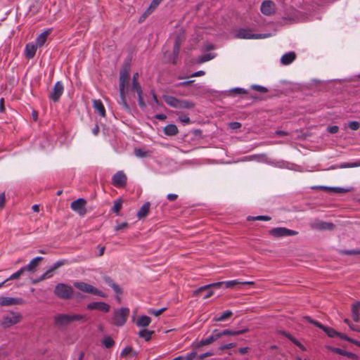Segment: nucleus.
Listing matches in <instances>:
<instances>
[{"mask_svg":"<svg viewBox=\"0 0 360 360\" xmlns=\"http://www.w3.org/2000/svg\"><path fill=\"white\" fill-rule=\"evenodd\" d=\"M87 317L84 314H59L53 317L54 326L58 328L67 327L74 321H86Z\"/></svg>","mask_w":360,"mask_h":360,"instance_id":"obj_1","label":"nucleus"},{"mask_svg":"<svg viewBox=\"0 0 360 360\" xmlns=\"http://www.w3.org/2000/svg\"><path fill=\"white\" fill-rule=\"evenodd\" d=\"M73 292L72 287L63 283L57 284L54 289L55 295L62 300H69L72 298Z\"/></svg>","mask_w":360,"mask_h":360,"instance_id":"obj_2","label":"nucleus"},{"mask_svg":"<svg viewBox=\"0 0 360 360\" xmlns=\"http://www.w3.org/2000/svg\"><path fill=\"white\" fill-rule=\"evenodd\" d=\"M129 315V309L127 307H121L115 309L113 312L112 323L117 327L122 326L127 322Z\"/></svg>","mask_w":360,"mask_h":360,"instance_id":"obj_3","label":"nucleus"},{"mask_svg":"<svg viewBox=\"0 0 360 360\" xmlns=\"http://www.w3.org/2000/svg\"><path fill=\"white\" fill-rule=\"evenodd\" d=\"M252 30L248 28H242L236 30L235 37L237 39H265L270 37V34H252Z\"/></svg>","mask_w":360,"mask_h":360,"instance_id":"obj_4","label":"nucleus"},{"mask_svg":"<svg viewBox=\"0 0 360 360\" xmlns=\"http://www.w3.org/2000/svg\"><path fill=\"white\" fill-rule=\"evenodd\" d=\"M74 286L77 289L79 290L80 291L86 292V293L98 295L101 297H106V295L104 292H101L98 288H96L94 286H93L89 283H86L85 282H82V281L81 282H79V281L75 282Z\"/></svg>","mask_w":360,"mask_h":360,"instance_id":"obj_5","label":"nucleus"},{"mask_svg":"<svg viewBox=\"0 0 360 360\" xmlns=\"http://www.w3.org/2000/svg\"><path fill=\"white\" fill-rule=\"evenodd\" d=\"M269 234L275 238H282L285 236H292L298 234V232L285 227H276L271 229L269 231Z\"/></svg>","mask_w":360,"mask_h":360,"instance_id":"obj_6","label":"nucleus"},{"mask_svg":"<svg viewBox=\"0 0 360 360\" xmlns=\"http://www.w3.org/2000/svg\"><path fill=\"white\" fill-rule=\"evenodd\" d=\"M21 315L19 313L11 312L4 316L1 326L4 328H8L19 323Z\"/></svg>","mask_w":360,"mask_h":360,"instance_id":"obj_7","label":"nucleus"},{"mask_svg":"<svg viewBox=\"0 0 360 360\" xmlns=\"http://www.w3.org/2000/svg\"><path fill=\"white\" fill-rule=\"evenodd\" d=\"M127 177L123 171L117 172L112 178V184L116 188H124L127 185Z\"/></svg>","mask_w":360,"mask_h":360,"instance_id":"obj_8","label":"nucleus"},{"mask_svg":"<svg viewBox=\"0 0 360 360\" xmlns=\"http://www.w3.org/2000/svg\"><path fill=\"white\" fill-rule=\"evenodd\" d=\"M181 39L179 37H177L175 39L174 44V48H173V52H172V58H167V53H164L163 59L165 63H172L173 64H176L178 56L180 52V46H181Z\"/></svg>","mask_w":360,"mask_h":360,"instance_id":"obj_9","label":"nucleus"},{"mask_svg":"<svg viewBox=\"0 0 360 360\" xmlns=\"http://www.w3.org/2000/svg\"><path fill=\"white\" fill-rule=\"evenodd\" d=\"M310 227L312 229L325 231L333 230L335 228L334 224L331 222L323 221L319 219H315L314 221L310 223Z\"/></svg>","mask_w":360,"mask_h":360,"instance_id":"obj_10","label":"nucleus"},{"mask_svg":"<svg viewBox=\"0 0 360 360\" xmlns=\"http://www.w3.org/2000/svg\"><path fill=\"white\" fill-rule=\"evenodd\" d=\"M129 68H124L120 72V78H119L120 91H125V88L129 84Z\"/></svg>","mask_w":360,"mask_h":360,"instance_id":"obj_11","label":"nucleus"},{"mask_svg":"<svg viewBox=\"0 0 360 360\" xmlns=\"http://www.w3.org/2000/svg\"><path fill=\"white\" fill-rule=\"evenodd\" d=\"M86 204V201L84 198H78L71 203L70 207L79 215L83 216L86 212V209L85 207Z\"/></svg>","mask_w":360,"mask_h":360,"instance_id":"obj_12","label":"nucleus"},{"mask_svg":"<svg viewBox=\"0 0 360 360\" xmlns=\"http://www.w3.org/2000/svg\"><path fill=\"white\" fill-rule=\"evenodd\" d=\"M305 319L311 323L315 325L316 326L321 328L329 337L335 338L339 335V332L336 331L335 329L330 327H327L322 325L321 323L312 320L310 317L307 316Z\"/></svg>","mask_w":360,"mask_h":360,"instance_id":"obj_13","label":"nucleus"},{"mask_svg":"<svg viewBox=\"0 0 360 360\" xmlns=\"http://www.w3.org/2000/svg\"><path fill=\"white\" fill-rule=\"evenodd\" d=\"M64 91V86L61 82L58 81L57 82L53 88V90L50 94L49 98L53 101L57 102L58 101L60 97L63 94Z\"/></svg>","mask_w":360,"mask_h":360,"instance_id":"obj_14","label":"nucleus"},{"mask_svg":"<svg viewBox=\"0 0 360 360\" xmlns=\"http://www.w3.org/2000/svg\"><path fill=\"white\" fill-rule=\"evenodd\" d=\"M86 309L89 310H99L104 313H108L110 311V306L103 302H94L87 304Z\"/></svg>","mask_w":360,"mask_h":360,"instance_id":"obj_15","label":"nucleus"},{"mask_svg":"<svg viewBox=\"0 0 360 360\" xmlns=\"http://www.w3.org/2000/svg\"><path fill=\"white\" fill-rule=\"evenodd\" d=\"M25 301L22 298H15L8 297H0V305L1 306H11L17 304H23Z\"/></svg>","mask_w":360,"mask_h":360,"instance_id":"obj_16","label":"nucleus"},{"mask_svg":"<svg viewBox=\"0 0 360 360\" xmlns=\"http://www.w3.org/2000/svg\"><path fill=\"white\" fill-rule=\"evenodd\" d=\"M275 4L270 0H266L262 3L261 12L265 15H271L274 13Z\"/></svg>","mask_w":360,"mask_h":360,"instance_id":"obj_17","label":"nucleus"},{"mask_svg":"<svg viewBox=\"0 0 360 360\" xmlns=\"http://www.w3.org/2000/svg\"><path fill=\"white\" fill-rule=\"evenodd\" d=\"M222 285H224V281L213 283L211 284L200 287L193 292V295L195 297H198L200 296L202 292L205 291V290H208L212 288H220Z\"/></svg>","mask_w":360,"mask_h":360,"instance_id":"obj_18","label":"nucleus"},{"mask_svg":"<svg viewBox=\"0 0 360 360\" xmlns=\"http://www.w3.org/2000/svg\"><path fill=\"white\" fill-rule=\"evenodd\" d=\"M240 284L254 285L255 283L253 281H239L238 280L224 281V285H225L226 288H233L236 285Z\"/></svg>","mask_w":360,"mask_h":360,"instance_id":"obj_19","label":"nucleus"},{"mask_svg":"<svg viewBox=\"0 0 360 360\" xmlns=\"http://www.w3.org/2000/svg\"><path fill=\"white\" fill-rule=\"evenodd\" d=\"M38 46L34 44H27L25 46V54L26 58L31 59L33 58L36 54Z\"/></svg>","mask_w":360,"mask_h":360,"instance_id":"obj_20","label":"nucleus"},{"mask_svg":"<svg viewBox=\"0 0 360 360\" xmlns=\"http://www.w3.org/2000/svg\"><path fill=\"white\" fill-rule=\"evenodd\" d=\"M319 189L325 191H332L335 193H345L350 191L349 188H345L341 187H328L324 186H321L317 187Z\"/></svg>","mask_w":360,"mask_h":360,"instance_id":"obj_21","label":"nucleus"},{"mask_svg":"<svg viewBox=\"0 0 360 360\" xmlns=\"http://www.w3.org/2000/svg\"><path fill=\"white\" fill-rule=\"evenodd\" d=\"M296 58V54L292 52H288L285 53L281 58V63L284 65H287L292 63Z\"/></svg>","mask_w":360,"mask_h":360,"instance_id":"obj_22","label":"nucleus"},{"mask_svg":"<svg viewBox=\"0 0 360 360\" xmlns=\"http://www.w3.org/2000/svg\"><path fill=\"white\" fill-rule=\"evenodd\" d=\"M43 259L42 257H37L32 259L27 265L23 266V269L25 271H33L39 265V262L42 261Z\"/></svg>","mask_w":360,"mask_h":360,"instance_id":"obj_23","label":"nucleus"},{"mask_svg":"<svg viewBox=\"0 0 360 360\" xmlns=\"http://www.w3.org/2000/svg\"><path fill=\"white\" fill-rule=\"evenodd\" d=\"M103 279L105 283L108 284L109 286H110L115 293H117V295H121L122 293V288L120 287L119 285L116 284L110 277L105 276Z\"/></svg>","mask_w":360,"mask_h":360,"instance_id":"obj_24","label":"nucleus"},{"mask_svg":"<svg viewBox=\"0 0 360 360\" xmlns=\"http://www.w3.org/2000/svg\"><path fill=\"white\" fill-rule=\"evenodd\" d=\"M151 323L150 317L148 316H140L136 321V326L141 328H146Z\"/></svg>","mask_w":360,"mask_h":360,"instance_id":"obj_25","label":"nucleus"},{"mask_svg":"<svg viewBox=\"0 0 360 360\" xmlns=\"http://www.w3.org/2000/svg\"><path fill=\"white\" fill-rule=\"evenodd\" d=\"M165 102L170 107L178 108L179 99L168 95H164L162 96Z\"/></svg>","mask_w":360,"mask_h":360,"instance_id":"obj_26","label":"nucleus"},{"mask_svg":"<svg viewBox=\"0 0 360 360\" xmlns=\"http://www.w3.org/2000/svg\"><path fill=\"white\" fill-rule=\"evenodd\" d=\"M359 309H360V302H356L352 304V317L355 322H359L360 320Z\"/></svg>","mask_w":360,"mask_h":360,"instance_id":"obj_27","label":"nucleus"},{"mask_svg":"<svg viewBox=\"0 0 360 360\" xmlns=\"http://www.w3.org/2000/svg\"><path fill=\"white\" fill-rule=\"evenodd\" d=\"M164 133L167 136H175L179 133V129L175 124H167L164 127Z\"/></svg>","mask_w":360,"mask_h":360,"instance_id":"obj_28","label":"nucleus"},{"mask_svg":"<svg viewBox=\"0 0 360 360\" xmlns=\"http://www.w3.org/2000/svg\"><path fill=\"white\" fill-rule=\"evenodd\" d=\"M150 204L149 202H145L137 213V217L140 219L148 215L150 210Z\"/></svg>","mask_w":360,"mask_h":360,"instance_id":"obj_29","label":"nucleus"},{"mask_svg":"<svg viewBox=\"0 0 360 360\" xmlns=\"http://www.w3.org/2000/svg\"><path fill=\"white\" fill-rule=\"evenodd\" d=\"M280 333L283 336H285L288 340H290L292 342H293L295 345H297L302 351H305L306 350L305 347L301 342H300L296 338H295L292 335H291L290 333H287L285 331H281Z\"/></svg>","mask_w":360,"mask_h":360,"instance_id":"obj_30","label":"nucleus"},{"mask_svg":"<svg viewBox=\"0 0 360 360\" xmlns=\"http://www.w3.org/2000/svg\"><path fill=\"white\" fill-rule=\"evenodd\" d=\"M50 34L49 30L44 31L41 34H40L36 39V45L38 46V47L42 46L45 42L46 41L47 37Z\"/></svg>","mask_w":360,"mask_h":360,"instance_id":"obj_31","label":"nucleus"},{"mask_svg":"<svg viewBox=\"0 0 360 360\" xmlns=\"http://www.w3.org/2000/svg\"><path fill=\"white\" fill-rule=\"evenodd\" d=\"M94 108L98 111L101 117H105V109L101 100L94 101Z\"/></svg>","mask_w":360,"mask_h":360,"instance_id":"obj_32","label":"nucleus"},{"mask_svg":"<svg viewBox=\"0 0 360 360\" xmlns=\"http://www.w3.org/2000/svg\"><path fill=\"white\" fill-rule=\"evenodd\" d=\"M360 167V161L358 162L342 163L340 165H332L329 168V169H345V168H352V167Z\"/></svg>","mask_w":360,"mask_h":360,"instance_id":"obj_33","label":"nucleus"},{"mask_svg":"<svg viewBox=\"0 0 360 360\" xmlns=\"http://www.w3.org/2000/svg\"><path fill=\"white\" fill-rule=\"evenodd\" d=\"M195 107V103L188 100H180L179 101L178 108L179 109H191Z\"/></svg>","mask_w":360,"mask_h":360,"instance_id":"obj_34","label":"nucleus"},{"mask_svg":"<svg viewBox=\"0 0 360 360\" xmlns=\"http://www.w3.org/2000/svg\"><path fill=\"white\" fill-rule=\"evenodd\" d=\"M155 333L154 330H148L147 329L141 330L139 332V338H143L146 341H149L152 335Z\"/></svg>","mask_w":360,"mask_h":360,"instance_id":"obj_35","label":"nucleus"},{"mask_svg":"<svg viewBox=\"0 0 360 360\" xmlns=\"http://www.w3.org/2000/svg\"><path fill=\"white\" fill-rule=\"evenodd\" d=\"M248 331V328H244L243 330H238L226 329V330H222V334H223V335H238L240 334H243Z\"/></svg>","mask_w":360,"mask_h":360,"instance_id":"obj_36","label":"nucleus"},{"mask_svg":"<svg viewBox=\"0 0 360 360\" xmlns=\"http://www.w3.org/2000/svg\"><path fill=\"white\" fill-rule=\"evenodd\" d=\"M160 4V1H159L158 0H153L152 2L150 3V6H148V8L145 11L143 15H150L151 13H153L155 11V9L158 6V5Z\"/></svg>","mask_w":360,"mask_h":360,"instance_id":"obj_37","label":"nucleus"},{"mask_svg":"<svg viewBox=\"0 0 360 360\" xmlns=\"http://www.w3.org/2000/svg\"><path fill=\"white\" fill-rule=\"evenodd\" d=\"M233 313L230 310H226L224 311L220 316L214 317V320L215 321H224V320L230 318L232 316Z\"/></svg>","mask_w":360,"mask_h":360,"instance_id":"obj_38","label":"nucleus"},{"mask_svg":"<svg viewBox=\"0 0 360 360\" xmlns=\"http://www.w3.org/2000/svg\"><path fill=\"white\" fill-rule=\"evenodd\" d=\"M120 104L122 105V108L127 112H130V108L128 105L126 97H125V91H120Z\"/></svg>","mask_w":360,"mask_h":360,"instance_id":"obj_39","label":"nucleus"},{"mask_svg":"<svg viewBox=\"0 0 360 360\" xmlns=\"http://www.w3.org/2000/svg\"><path fill=\"white\" fill-rule=\"evenodd\" d=\"M214 342V338H213L212 335H211L210 336H209L208 338H205V339H202L201 340L198 344L197 345L195 346L196 348H199V347H201L202 346H205V345H210L212 344V342Z\"/></svg>","mask_w":360,"mask_h":360,"instance_id":"obj_40","label":"nucleus"},{"mask_svg":"<svg viewBox=\"0 0 360 360\" xmlns=\"http://www.w3.org/2000/svg\"><path fill=\"white\" fill-rule=\"evenodd\" d=\"M332 350H333V352H334L336 354H340L342 356H346L349 358H354L356 356V355L354 354L347 352V351L343 350L340 348H333Z\"/></svg>","mask_w":360,"mask_h":360,"instance_id":"obj_41","label":"nucleus"},{"mask_svg":"<svg viewBox=\"0 0 360 360\" xmlns=\"http://www.w3.org/2000/svg\"><path fill=\"white\" fill-rule=\"evenodd\" d=\"M129 354H132V356H135L137 354L136 351H134L131 347H126L121 352L122 357H127Z\"/></svg>","mask_w":360,"mask_h":360,"instance_id":"obj_42","label":"nucleus"},{"mask_svg":"<svg viewBox=\"0 0 360 360\" xmlns=\"http://www.w3.org/2000/svg\"><path fill=\"white\" fill-rule=\"evenodd\" d=\"M122 200L121 199L115 200L114 202V205L112 207V212L115 213L117 215H119L120 211L122 209Z\"/></svg>","mask_w":360,"mask_h":360,"instance_id":"obj_43","label":"nucleus"},{"mask_svg":"<svg viewBox=\"0 0 360 360\" xmlns=\"http://www.w3.org/2000/svg\"><path fill=\"white\" fill-rule=\"evenodd\" d=\"M68 264V261L65 259H62L57 261L56 263H54L49 269L52 274L53 272L58 269L59 267Z\"/></svg>","mask_w":360,"mask_h":360,"instance_id":"obj_44","label":"nucleus"},{"mask_svg":"<svg viewBox=\"0 0 360 360\" xmlns=\"http://www.w3.org/2000/svg\"><path fill=\"white\" fill-rule=\"evenodd\" d=\"M102 344L105 348L109 349L115 345V341L110 336H106L102 340Z\"/></svg>","mask_w":360,"mask_h":360,"instance_id":"obj_45","label":"nucleus"},{"mask_svg":"<svg viewBox=\"0 0 360 360\" xmlns=\"http://www.w3.org/2000/svg\"><path fill=\"white\" fill-rule=\"evenodd\" d=\"M25 271V269H23V267H22L18 271L13 274L9 278H8L6 281H8L10 280L18 279L23 274Z\"/></svg>","mask_w":360,"mask_h":360,"instance_id":"obj_46","label":"nucleus"},{"mask_svg":"<svg viewBox=\"0 0 360 360\" xmlns=\"http://www.w3.org/2000/svg\"><path fill=\"white\" fill-rule=\"evenodd\" d=\"M247 219L248 221H256V220L269 221L271 219V217L269 216H264V215H259V216H257V217L249 216V217H248Z\"/></svg>","mask_w":360,"mask_h":360,"instance_id":"obj_47","label":"nucleus"},{"mask_svg":"<svg viewBox=\"0 0 360 360\" xmlns=\"http://www.w3.org/2000/svg\"><path fill=\"white\" fill-rule=\"evenodd\" d=\"M214 56L212 53L205 54V55L199 57V58L198 59V63H202L207 62V61L214 58Z\"/></svg>","mask_w":360,"mask_h":360,"instance_id":"obj_48","label":"nucleus"},{"mask_svg":"<svg viewBox=\"0 0 360 360\" xmlns=\"http://www.w3.org/2000/svg\"><path fill=\"white\" fill-rule=\"evenodd\" d=\"M251 89L260 93H266L268 91V89L266 87L257 84L252 85Z\"/></svg>","mask_w":360,"mask_h":360,"instance_id":"obj_49","label":"nucleus"},{"mask_svg":"<svg viewBox=\"0 0 360 360\" xmlns=\"http://www.w3.org/2000/svg\"><path fill=\"white\" fill-rule=\"evenodd\" d=\"M131 89L136 91L137 94H142L143 91L139 82H132Z\"/></svg>","mask_w":360,"mask_h":360,"instance_id":"obj_50","label":"nucleus"},{"mask_svg":"<svg viewBox=\"0 0 360 360\" xmlns=\"http://www.w3.org/2000/svg\"><path fill=\"white\" fill-rule=\"evenodd\" d=\"M148 152L143 150L141 148H135L134 154L138 158H145L147 156Z\"/></svg>","mask_w":360,"mask_h":360,"instance_id":"obj_51","label":"nucleus"},{"mask_svg":"<svg viewBox=\"0 0 360 360\" xmlns=\"http://www.w3.org/2000/svg\"><path fill=\"white\" fill-rule=\"evenodd\" d=\"M348 127L352 130L356 131L360 128V123L357 121H351L348 123Z\"/></svg>","mask_w":360,"mask_h":360,"instance_id":"obj_52","label":"nucleus"},{"mask_svg":"<svg viewBox=\"0 0 360 360\" xmlns=\"http://www.w3.org/2000/svg\"><path fill=\"white\" fill-rule=\"evenodd\" d=\"M167 309V308L164 307V308H162L160 309H158V310H156V309H150L148 312L150 314H153L155 316H160V314H162L165 310Z\"/></svg>","mask_w":360,"mask_h":360,"instance_id":"obj_53","label":"nucleus"},{"mask_svg":"<svg viewBox=\"0 0 360 360\" xmlns=\"http://www.w3.org/2000/svg\"><path fill=\"white\" fill-rule=\"evenodd\" d=\"M231 92L235 94H248V91L243 88H233L231 89Z\"/></svg>","mask_w":360,"mask_h":360,"instance_id":"obj_54","label":"nucleus"},{"mask_svg":"<svg viewBox=\"0 0 360 360\" xmlns=\"http://www.w3.org/2000/svg\"><path fill=\"white\" fill-rule=\"evenodd\" d=\"M342 253L346 255H360V250H343L342 251Z\"/></svg>","mask_w":360,"mask_h":360,"instance_id":"obj_55","label":"nucleus"},{"mask_svg":"<svg viewBox=\"0 0 360 360\" xmlns=\"http://www.w3.org/2000/svg\"><path fill=\"white\" fill-rule=\"evenodd\" d=\"M213 338H214V341L219 339L221 336H223L222 331H219L218 330H214L212 334Z\"/></svg>","mask_w":360,"mask_h":360,"instance_id":"obj_56","label":"nucleus"},{"mask_svg":"<svg viewBox=\"0 0 360 360\" xmlns=\"http://www.w3.org/2000/svg\"><path fill=\"white\" fill-rule=\"evenodd\" d=\"M53 276V274L48 269L44 274H43L39 278V281L49 278Z\"/></svg>","mask_w":360,"mask_h":360,"instance_id":"obj_57","label":"nucleus"},{"mask_svg":"<svg viewBox=\"0 0 360 360\" xmlns=\"http://www.w3.org/2000/svg\"><path fill=\"white\" fill-rule=\"evenodd\" d=\"M53 276V274L48 269L44 274H43L39 278V281L49 278Z\"/></svg>","mask_w":360,"mask_h":360,"instance_id":"obj_58","label":"nucleus"},{"mask_svg":"<svg viewBox=\"0 0 360 360\" xmlns=\"http://www.w3.org/2000/svg\"><path fill=\"white\" fill-rule=\"evenodd\" d=\"M179 119L181 122H184L186 124H188L191 122V120H190L189 117L187 116L186 115H182L179 116Z\"/></svg>","mask_w":360,"mask_h":360,"instance_id":"obj_59","label":"nucleus"},{"mask_svg":"<svg viewBox=\"0 0 360 360\" xmlns=\"http://www.w3.org/2000/svg\"><path fill=\"white\" fill-rule=\"evenodd\" d=\"M138 100H139V105L141 108H143L146 107V103L143 100V94H138Z\"/></svg>","mask_w":360,"mask_h":360,"instance_id":"obj_60","label":"nucleus"},{"mask_svg":"<svg viewBox=\"0 0 360 360\" xmlns=\"http://www.w3.org/2000/svg\"><path fill=\"white\" fill-rule=\"evenodd\" d=\"M236 346V343H229V344H226V345H223L219 347V349L221 350H224V349H231V348H233Z\"/></svg>","mask_w":360,"mask_h":360,"instance_id":"obj_61","label":"nucleus"},{"mask_svg":"<svg viewBox=\"0 0 360 360\" xmlns=\"http://www.w3.org/2000/svg\"><path fill=\"white\" fill-rule=\"evenodd\" d=\"M128 227V223L127 222H123V223H121V224H117L115 227V229L116 231H120V230H122V229H126Z\"/></svg>","mask_w":360,"mask_h":360,"instance_id":"obj_62","label":"nucleus"},{"mask_svg":"<svg viewBox=\"0 0 360 360\" xmlns=\"http://www.w3.org/2000/svg\"><path fill=\"white\" fill-rule=\"evenodd\" d=\"M196 352L188 353L186 356H184V360H193L196 356Z\"/></svg>","mask_w":360,"mask_h":360,"instance_id":"obj_63","label":"nucleus"},{"mask_svg":"<svg viewBox=\"0 0 360 360\" xmlns=\"http://www.w3.org/2000/svg\"><path fill=\"white\" fill-rule=\"evenodd\" d=\"M229 126H230L231 129H237L240 128L241 124L238 122H231L229 124Z\"/></svg>","mask_w":360,"mask_h":360,"instance_id":"obj_64","label":"nucleus"}]
</instances>
